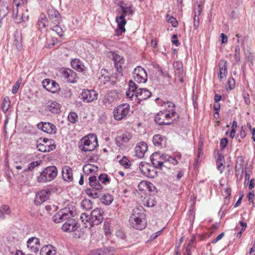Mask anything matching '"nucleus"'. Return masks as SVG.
<instances>
[{
    "label": "nucleus",
    "instance_id": "obj_1",
    "mask_svg": "<svg viewBox=\"0 0 255 255\" xmlns=\"http://www.w3.org/2000/svg\"><path fill=\"white\" fill-rule=\"evenodd\" d=\"M129 222L131 226L134 229L139 230L144 229L145 222L142 207H135L132 210Z\"/></svg>",
    "mask_w": 255,
    "mask_h": 255
},
{
    "label": "nucleus",
    "instance_id": "obj_2",
    "mask_svg": "<svg viewBox=\"0 0 255 255\" xmlns=\"http://www.w3.org/2000/svg\"><path fill=\"white\" fill-rule=\"evenodd\" d=\"M178 119V116L173 110L159 112L155 117V122L159 125H169Z\"/></svg>",
    "mask_w": 255,
    "mask_h": 255
},
{
    "label": "nucleus",
    "instance_id": "obj_3",
    "mask_svg": "<svg viewBox=\"0 0 255 255\" xmlns=\"http://www.w3.org/2000/svg\"><path fill=\"white\" fill-rule=\"evenodd\" d=\"M57 175V168L55 166L46 167L37 177V182L45 183L53 180Z\"/></svg>",
    "mask_w": 255,
    "mask_h": 255
},
{
    "label": "nucleus",
    "instance_id": "obj_4",
    "mask_svg": "<svg viewBox=\"0 0 255 255\" xmlns=\"http://www.w3.org/2000/svg\"><path fill=\"white\" fill-rule=\"evenodd\" d=\"M96 141V135L89 134L81 139L79 147L82 151H92L96 148L94 142Z\"/></svg>",
    "mask_w": 255,
    "mask_h": 255
},
{
    "label": "nucleus",
    "instance_id": "obj_5",
    "mask_svg": "<svg viewBox=\"0 0 255 255\" xmlns=\"http://www.w3.org/2000/svg\"><path fill=\"white\" fill-rule=\"evenodd\" d=\"M118 75L117 74L110 75L106 69H102L100 76L99 77V82L101 84L108 83V86L114 85L118 80Z\"/></svg>",
    "mask_w": 255,
    "mask_h": 255
},
{
    "label": "nucleus",
    "instance_id": "obj_6",
    "mask_svg": "<svg viewBox=\"0 0 255 255\" xmlns=\"http://www.w3.org/2000/svg\"><path fill=\"white\" fill-rule=\"evenodd\" d=\"M167 155L155 152L150 156V158L155 168L162 169L163 167H167Z\"/></svg>",
    "mask_w": 255,
    "mask_h": 255
},
{
    "label": "nucleus",
    "instance_id": "obj_7",
    "mask_svg": "<svg viewBox=\"0 0 255 255\" xmlns=\"http://www.w3.org/2000/svg\"><path fill=\"white\" fill-rule=\"evenodd\" d=\"M130 112V106L128 104H124L118 106L114 110L113 114L115 119L117 121H121L127 117Z\"/></svg>",
    "mask_w": 255,
    "mask_h": 255
},
{
    "label": "nucleus",
    "instance_id": "obj_8",
    "mask_svg": "<svg viewBox=\"0 0 255 255\" xmlns=\"http://www.w3.org/2000/svg\"><path fill=\"white\" fill-rule=\"evenodd\" d=\"M139 168L142 174L146 177L153 178L155 175V167L147 162H140Z\"/></svg>",
    "mask_w": 255,
    "mask_h": 255
},
{
    "label": "nucleus",
    "instance_id": "obj_9",
    "mask_svg": "<svg viewBox=\"0 0 255 255\" xmlns=\"http://www.w3.org/2000/svg\"><path fill=\"white\" fill-rule=\"evenodd\" d=\"M133 78L138 83H145L147 80V75L145 70L140 66L136 67L133 72Z\"/></svg>",
    "mask_w": 255,
    "mask_h": 255
},
{
    "label": "nucleus",
    "instance_id": "obj_10",
    "mask_svg": "<svg viewBox=\"0 0 255 255\" xmlns=\"http://www.w3.org/2000/svg\"><path fill=\"white\" fill-rule=\"evenodd\" d=\"M72 213L67 210H61L57 213L53 217V221L56 223H60L65 221H67L69 218H71Z\"/></svg>",
    "mask_w": 255,
    "mask_h": 255
},
{
    "label": "nucleus",
    "instance_id": "obj_11",
    "mask_svg": "<svg viewBox=\"0 0 255 255\" xmlns=\"http://www.w3.org/2000/svg\"><path fill=\"white\" fill-rule=\"evenodd\" d=\"M79 228L78 223L74 219L69 218L62 227V230L65 232H72Z\"/></svg>",
    "mask_w": 255,
    "mask_h": 255
},
{
    "label": "nucleus",
    "instance_id": "obj_12",
    "mask_svg": "<svg viewBox=\"0 0 255 255\" xmlns=\"http://www.w3.org/2000/svg\"><path fill=\"white\" fill-rule=\"evenodd\" d=\"M38 128L49 134H55L57 132L56 127L49 122H41L37 125Z\"/></svg>",
    "mask_w": 255,
    "mask_h": 255
},
{
    "label": "nucleus",
    "instance_id": "obj_13",
    "mask_svg": "<svg viewBox=\"0 0 255 255\" xmlns=\"http://www.w3.org/2000/svg\"><path fill=\"white\" fill-rule=\"evenodd\" d=\"M151 96V92L146 88L137 89L135 91V97L138 100V103L139 104L140 101L145 100L150 97Z\"/></svg>",
    "mask_w": 255,
    "mask_h": 255
},
{
    "label": "nucleus",
    "instance_id": "obj_14",
    "mask_svg": "<svg viewBox=\"0 0 255 255\" xmlns=\"http://www.w3.org/2000/svg\"><path fill=\"white\" fill-rule=\"evenodd\" d=\"M42 86L47 91L53 93H55L59 89V86L57 82L48 79H46L42 81Z\"/></svg>",
    "mask_w": 255,
    "mask_h": 255
},
{
    "label": "nucleus",
    "instance_id": "obj_15",
    "mask_svg": "<svg viewBox=\"0 0 255 255\" xmlns=\"http://www.w3.org/2000/svg\"><path fill=\"white\" fill-rule=\"evenodd\" d=\"M94 211H93L90 215H88L87 213H83L81 215V219L83 222V223L85 225V227L89 228V229H91L92 231V228L94 226V222L96 220L94 219L93 214Z\"/></svg>",
    "mask_w": 255,
    "mask_h": 255
},
{
    "label": "nucleus",
    "instance_id": "obj_16",
    "mask_svg": "<svg viewBox=\"0 0 255 255\" xmlns=\"http://www.w3.org/2000/svg\"><path fill=\"white\" fill-rule=\"evenodd\" d=\"M173 67L175 71V79L177 78L181 82H183V76L184 74L183 64L180 61H176L173 63Z\"/></svg>",
    "mask_w": 255,
    "mask_h": 255
},
{
    "label": "nucleus",
    "instance_id": "obj_17",
    "mask_svg": "<svg viewBox=\"0 0 255 255\" xmlns=\"http://www.w3.org/2000/svg\"><path fill=\"white\" fill-rule=\"evenodd\" d=\"M27 247L31 252L37 253L40 247V240L36 237H31L27 241Z\"/></svg>",
    "mask_w": 255,
    "mask_h": 255
},
{
    "label": "nucleus",
    "instance_id": "obj_18",
    "mask_svg": "<svg viewBox=\"0 0 255 255\" xmlns=\"http://www.w3.org/2000/svg\"><path fill=\"white\" fill-rule=\"evenodd\" d=\"M50 194V191L49 190H43L38 192L36 194L35 204L36 205L41 204L49 198Z\"/></svg>",
    "mask_w": 255,
    "mask_h": 255
},
{
    "label": "nucleus",
    "instance_id": "obj_19",
    "mask_svg": "<svg viewBox=\"0 0 255 255\" xmlns=\"http://www.w3.org/2000/svg\"><path fill=\"white\" fill-rule=\"evenodd\" d=\"M43 143H39L37 144L38 149L41 152H49L55 148V145L52 144V141L45 138L43 140Z\"/></svg>",
    "mask_w": 255,
    "mask_h": 255
},
{
    "label": "nucleus",
    "instance_id": "obj_20",
    "mask_svg": "<svg viewBox=\"0 0 255 255\" xmlns=\"http://www.w3.org/2000/svg\"><path fill=\"white\" fill-rule=\"evenodd\" d=\"M112 55L115 66L117 71L121 74L123 72V66L124 64L125 59L123 57L114 53H113Z\"/></svg>",
    "mask_w": 255,
    "mask_h": 255
},
{
    "label": "nucleus",
    "instance_id": "obj_21",
    "mask_svg": "<svg viewBox=\"0 0 255 255\" xmlns=\"http://www.w3.org/2000/svg\"><path fill=\"white\" fill-rule=\"evenodd\" d=\"M147 148V144L145 142L138 143L135 147V155L140 158L143 157Z\"/></svg>",
    "mask_w": 255,
    "mask_h": 255
},
{
    "label": "nucleus",
    "instance_id": "obj_22",
    "mask_svg": "<svg viewBox=\"0 0 255 255\" xmlns=\"http://www.w3.org/2000/svg\"><path fill=\"white\" fill-rule=\"evenodd\" d=\"M45 109L53 114H57L60 112V106L56 101L50 100L46 103Z\"/></svg>",
    "mask_w": 255,
    "mask_h": 255
},
{
    "label": "nucleus",
    "instance_id": "obj_23",
    "mask_svg": "<svg viewBox=\"0 0 255 255\" xmlns=\"http://www.w3.org/2000/svg\"><path fill=\"white\" fill-rule=\"evenodd\" d=\"M96 97V92L94 90L91 91L88 90H84L81 94L80 98L83 101L90 102L94 100Z\"/></svg>",
    "mask_w": 255,
    "mask_h": 255
},
{
    "label": "nucleus",
    "instance_id": "obj_24",
    "mask_svg": "<svg viewBox=\"0 0 255 255\" xmlns=\"http://www.w3.org/2000/svg\"><path fill=\"white\" fill-rule=\"evenodd\" d=\"M219 73L218 77L221 79H225L227 74V62L225 60H222L219 62Z\"/></svg>",
    "mask_w": 255,
    "mask_h": 255
},
{
    "label": "nucleus",
    "instance_id": "obj_25",
    "mask_svg": "<svg viewBox=\"0 0 255 255\" xmlns=\"http://www.w3.org/2000/svg\"><path fill=\"white\" fill-rule=\"evenodd\" d=\"M118 97V93L115 90H112L105 95L104 98L103 102L105 104H111L117 100Z\"/></svg>",
    "mask_w": 255,
    "mask_h": 255
},
{
    "label": "nucleus",
    "instance_id": "obj_26",
    "mask_svg": "<svg viewBox=\"0 0 255 255\" xmlns=\"http://www.w3.org/2000/svg\"><path fill=\"white\" fill-rule=\"evenodd\" d=\"M62 177L63 179L68 182H70L73 180V172L72 168L69 166H64L62 168Z\"/></svg>",
    "mask_w": 255,
    "mask_h": 255
},
{
    "label": "nucleus",
    "instance_id": "obj_27",
    "mask_svg": "<svg viewBox=\"0 0 255 255\" xmlns=\"http://www.w3.org/2000/svg\"><path fill=\"white\" fill-rule=\"evenodd\" d=\"M63 77L67 79L69 82L74 83L77 81V74L72 70H65L62 71Z\"/></svg>",
    "mask_w": 255,
    "mask_h": 255
},
{
    "label": "nucleus",
    "instance_id": "obj_28",
    "mask_svg": "<svg viewBox=\"0 0 255 255\" xmlns=\"http://www.w3.org/2000/svg\"><path fill=\"white\" fill-rule=\"evenodd\" d=\"M153 144L158 147H164L166 145V138L159 134L154 135L153 137Z\"/></svg>",
    "mask_w": 255,
    "mask_h": 255
},
{
    "label": "nucleus",
    "instance_id": "obj_29",
    "mask_svg": "<svg viewBox=\"0 0 255 255\" xmlns=\"http://www.w3.org/2000/svg\"><path fill=\"white\" fill-rule=\"evenodd\" d=\"M72 67L79 72H83L86 70V68L83 62L79 59H74L71 62Z\"/></svg>",
    "mask_w": 255,
    "mask_h": 255
},
{
    "label": "nucleus",
    "instance_id": "obj_30",
    "mask_svg": "<svg viewBox=\"0 0 255 255\" xmlns=\"http://www.w3.org/2000/svg\"><path fill=\"white\" fill-rule=\"evenodd\" d=\"M56 251L52 245H48L43 247L40 250V255H55Z\"/></svg>",
    "mask_w": 255,
    "mask_h": 255
},
{
    "label": "nucleus",
    "instance_id": "obj_31",
    "mask_svg": "<svg viewBox=\"0 0 255 255\" xmlns=\"http://www.w3.org/2000/svg\"><path fill=\"white\" fill-rule=\"evenodd\" d=\"M19 6V3H15V7L13 6L12 17L15 21L17 23H20L23 20V13L18 15V6Z\"/></svg>",
    "mask_w": 255,
    "mask_h": 255
},
{
    "label": "nucleus",
    "instance_id": "obj_32",
    "mask_svg": "<svg viewBox=\"0 0 255 255\" xmlns=\"http://www.w3.org/2000/svg\"><path fill=\"white\" fill-rule=\"evenodd\" d=\"M129 89L128 91L127 92L126 95L127 97L131 99L133 97V95H135V91L136 90V85L132 81L130 80L129 82Z\"/></svg>",
    "mask_w": 255,
    "mask_h": 255
},
{
    "label": "nucleus",
    "instance_id": "obj_33",
    "mask_svg": "<svg viewBox=\"0 0 255 255\" xmlns=\"http://www.w3.org/2000/svg\"><path fill=\"white\" fill-rule=\"evenodd\" d=\"M10 213V209L7 205H2L0 209V218L4 219L5 215H9Z\"/></svg>",
    "mask_w": 255,
    "mask_h": 255
},
{
    "label": "nucleus",
    "instance_id": "obj_34",
    "mask_svg": "<svg viewBox=\"0 0 255 255\" xmlns=\"http://www.w3.org/2000/svg\"><path fill=\"white\" fill-rule=\"evenodd\" d=\"M100 200L103 204L106 205H109L113 202L114 197L110 194H106L102 197Z\"/></svg>",
    "mask_w": 255,
    "mask_h": 255
},
{
    "label": "nucleus",
    "instance_id": "obj_35",
    "mask_svg": "<svg viewBox=\"0 0 255 255\" xmlns=\"http://www.w3.org/2000/svg\"><path fill=\"white\" fill-rule=\"evenodd\" d=\"M224 161L225 160L224 156L221 154H219L218 158L217 159L216 162L218 169L220 171V173H222L224 169Z\"/></svg>",
    "mask_w": 255,
    "mask_h": 255
},
{
    "label": "nucleus",
    "instance_id": "obj_36",
    "mask_svg": "<svg viewBox=\"0 0 255 255\" xmlns=\"http://www.w3.org/2000/svg\"><path fill=\"white\" fill-rule=\"evenodd\" d=\"M48 24V22L46 17L45 15H41L40 17L38 19L37 25L39 29L42 30L45 28Z\"/></svg>",
    "mask_w": 255,
    "mask_h": 255
},
{
    "label": "nucleus",
    "instance_id": "obj_37",
    "mask_svg": "<svg viewBox=\"0 0 255 255\" xmlns=\"http://www.w3.org/2000/svg\"><path fill=\"white\" fill-rule=\"evenodd\" d=\"M244 166V159L242 157L238 158L235 167L236 173H239L241 171L243 172Z\"/></svg>",
    "mask_w": 255,
    "mask_h": 255
},
{
    "label": "nucleus",
    "instance_id": "obj_38",
    "mask_svg": "<svg viewBox=\"0 0 255 255\" xmlns=\"http://www.w3.org/2000/svg\"><path fill=\"white\" fill-rule=\"evenodd\" d=\"M48 14L50 18H55V21L57 22L60 18V14L58 11L53 9H49L48 11Z\"/></svg>",
    "mask_w": 255,
    "mask_h": 255
},
{
    "label": "nucleus",
    "instance_id": "obj_39",
    "mask_svg": "<svg viewBox=\"0 0 255 255\" xmlns=\"http://www.w3.org/2000/svg\"><path fill=\"white\" fill-rule=\"evenodd\" d=\"M121 8L122 11V14L133 15L134 14V10L133 9V6L130 5L129 6H125L121 5Z\"/></svg>",
    "mask_w": 255,
    "mask_h": 255
},
{
    "label": "nucleus",
    "instance_id": "obj_40",
    "mask_svg": "<svg viewBox=\"0 0 255 255\" xmlns=\"http://www.w3.org/2000/svg\"><path fill=\"white\" fill-rule=\"evenodd\" d=\"M116 21L118 23V27H125V25L127 23V20L125 19V15L122 14L120 16H117Z\"/></svg>",
    "mask_w": 255,
    "mask_h": 255
},
{
    "label": "nucleus",
    "instance_id": "obj_41",
    "mask_svg": "<svg viewBox=\"0 0 255 255\" xmlns=\"http://www.w3.org/2000/svg\"><path fill=\"white\" fill-rule=\"evenodd\" d=\"M10 105V101L9 99V98L7 97H5L3 99L2 104H1L2 111L4 113L7 112L9 108Z\"/></svg>",
    "mask_w": 255,
    "mask_h": 255
},
{
    "label": "nucleus",
    "instance_id": "obj_42",
    "mask_svg": "<svg viewBox=\"0 0 255 255\" xmlns=\"http://www.w3.org/2000/svg\"><path fill=\"white\" fill-rule=\"evenodd\" d=\"M132 137V135L131 133L128 132H126L123 133L120 136H119L118 138L123 141V142H127Z\"/></svg>",
    "mask_w": 255,
    "mask_h": 255
},
{
    "label": "nucleus",
    "instance_id": "obj_43",
    "mask_svg": "<svg viewBox=\"0 0 255 255\" xmlns=\"http://www.w3.org/2000/svg\"><path fill=\"white\" fill-rule=\"evenodd\" d=\"M96 167L91 164H87L83 166V170L85 173L89 174L95 171Z\"/></svg>",
    "mask_w": 255,
    "mask_h": 255
},
{
    "label": "nucleus",
    "instance_id": "obj_44",
    "mask_svg": "<svg viewBox=\"0 0 255 255\" xmlns=\"http://www.w3.org/2000/svg\"><path fill=\"white\" fill-rule=\"evenodd\" d=\"M119 162L120 164L124 166L125 168H128L130 167V161L125 156H124L121 160H120Z\"/></svg>",
    "mask_w": 255,
    "mask_h": 255
},
{
    "label": "nucleus",
    "instance_id": "obj_45",
    "mask_svg": "<svg viewBox=\"0 0 255 255\" xmlns=\"http://www.w3.org/2000/svg\"><path fill=\"white\" fill-rule=\"evenodd\" d=\"M113 252L109 250L108 249H103L97 250V254L98 255H112Z\"/></svg>",
    "mask_w": 255,
    "mask_h": 255
},
{
    "label": "nucleus",
    "instance_id": "obj_46",
    "mask_svg": "<svg viewBox=\"0 0 255 255\" xmlns=\"http://www.w3.org/2000/svg\"><path fill=\"white\" fill-rule=\"evenodd\" d=\"M22 39L20 36L15 37L14 40V44L18 50H20L22 48Z\"/></svg>",
    "mask_w": 255,
    "mask_h": 255
},
{
    "label": "nucleus",
    "instance_id": "obj_47",
    "mask_svg": "<svg viewBox=\"0 0 255 255\" xmlns=\"http://www.w3.org/2000/svg\"><path fill=\"white\" fill-rule=\"evenodd\" d=\"M166 19L168 22L171 23L172 26L174 27H177L178 25V22L175 18L172 16H170L169 15H167Z\"/></svg>",
    "mask_w": 255,
    "mask_h": 255
},
{
    "label": "nucleus",
    "instance_id": "obj_48",
    "mask_svg": "<svg viewBox=\"0 0 255 255\" xmlns=\"http://www.w3.org/2000/svg\"><path fill=\"white\" fill-rule=\"evenodd\" d=\"M77 118V115L74 112L70 113L68 116V121L72 124H74L76 123Z\"/></svg>",
    "mask_w": 255,
    "mask_h": 255
},
{
    "label": "nucleus",
    "instance_id": "obj_49",
    "mask_svg": "<svg viewBox=\"0 0 255 255\" xmlns=\"http://www.w3.org/2000/svg\"><path fill=\"white\" fill-rule=\"evenodd\" d=\"M52 29L53 31L56 32V33L60 37H62L64 35V31H63L62 28L58 25H56L53 26Z\"/></svg>",
    "mask_w": 255,
    "mask_h": 255
},
{
    "label": "nucleus",
    "instance_id": "obj_50",
    "mask_svg": "<svg viewBox=\"0 0 255 255\" xmlns=\"http://www.w3.org/2000/svg\"><path fill=\"white\" fill-rule=\"evenodd\" d=\"M241 49L239 45H236L235 49V58L237 62H240L241 60L240 57Z\"/></svg>",
    "mask_w": 255,
    "mask_h": 255
},
{
    "label": "nucleus",
    "instance_id": "obj_51",
    "mask_svg": "<svg viewBox=\"0 0 255 255\" xmlns=\"http://www.w3.org/2000/svg\"><path fill=\"white\" fill-rule=\"evenodd\" d=\"M110 224L108 222H105L104 223L103 229L104 231L105 234L107 237L109 236L111 234V232L110 231Z\"/></svg>",
    "mask_w": 255,
    "mask_h": 255
},
{
    "label": "nucleus",
    "instance_id": "obj_52",
    "mask_svg": "<svg viewBox=\"0 0 255 255\" xmlns=\"http://www.w3.org/2000/svg\"><path fill=\"white\" fill-rule=\"evenodd\" d=\"M99 180L102 183L106 184L109 182L110 180L108 178V175L106 174H101L99 176Z\"/></svg>",
    "mask_w": 255,
    "mask_h": 255
},
{
    "label": "nucleus",
    "instance_id": "obj_53",
    "mask_svg": "<svg viewBox=\"0 0 255 255\" xmlns=\"http://www.w3.org/2000/svg\"><path fill=\"white\" fill-rule=\"evenodd\" d=\"M8 13V7L6 5L0 7V17H4Z\"/></svg>",
    "mask_w": 255,
    "mask_h": 255
},
{
    "label": "nucleus",
    "instance_id": "obj_54",
    "mask_svg": "<svg viewBox=\"0 0 255 255\" xmlns=\"http://www.w3.org/2000/svg\"><path fill=\"white\" fill-rule=\"evenodd\" d=\"M85 192L88 195L89 197L94 199L95 195H96V190L95 188H87L85 190Z\"/></svg>",
    "mask_w": 255,
    "mask_h": 255
},
{
    "label": "nucleus",
    "instance_id": "obj_55",
    "mask_svg": "<svg viewBox=\"0 0 255 255\" xmlns=\"http://www.w3.org/2000/svg\"><path fill=\"white\" fill-rule=\"evenodd\" d=\"M39 165V163L37 161H34L29 164L28 167L24 170V172L28 171H32L35 167Z\"/></svg>",
    "mask_w": 255,
    "mask_h": 255
},
{
    "label": "nucleus",
    "instance_id": "obj_56",
    "mask_svg": "<svg viewBox=\"0 0 255 255\" xmlns=\"http://www.w3.org/2000/svg\"><path fill=\"white\" fill-rule=\"evenodd\" d=\"M82 205L84 208L90 209L92 208V203L90 200H85L82 202Z\"/></svg>",
    "mask_w": 255,
    "mask_h": 255
},
{
    "label": "nucleus",
    "instance_id": "obj_57",
    "mask_svg": "<svg viewBox=\"0 0 255 255\" xmlns=\"http://www.w3.org/2000/svg\"><path fill=\"white\" fill-rule=\"evenodd\" d=\"M21 84V80H18L14 85L13 86L12 89V92L13 94H15L17 93L18 88H19L20 85Z\"/></svg>",
    "mask_w": 255,
    "mask_h": 255
},
{
    "label": "nucleus",
    "instance_id": "obj_58",
    "mask_svg": "<svg viewBox=\"0 0 255 255\" xmlns=\"http://www.w3.org/2000/svg\"><path fill=\"white\" fill-rule=\"evenodd\" d=\"M90 185L93 188H96V176L93 175L89 178Z\"/></svg>",
    "mask_w": 255,
    "mask_h": 255
},
{
    "label": "nucleus",
    "instance_id": "obj_59",
    "mask_svg": "<svg viewBox=\"0 0 255 255\" xmlns=\"http://www.w3.org/2000/svg\"><path fill=\"white\" fill-rule=\"evenodd\" d=\"M194 21V26L195 29H197L199 25V16L197 15L196 12H195Z\"/></svg>",
    "mask_w": 255,
    "mask_h": 255
},
{
    "label": "nucleus",
    "instance_id": "obj_60",
    "mask_svg": "<svg viewBox=\"0 0 255 255\" xmlns=\"http://www.w3.org/2000/svg\"><path fill=\"white\" fill-rule=\"evenodd\" d=\"M98 212V214L99 215V217L98 218L97 216V222H99V223H101L103 220V217H102V214L103 213V212L100 209L98 208H97V212Z\"/></svg>",
    "mask_w": 255,
    "mask_h": 255
},
{
    "label": "nucleus",
    "instance_id": "obj_61",
    "mask_svg": "<svg viewBox=\"0 0 255 255\" xmlns=\"http://www.w3.org/2000/svg\"><path fill=\"white\" fill-rule=\"evenodd\" d=\"M168 162H170L174 165L178 164V161L175 158L172 157L167 155V164L168 163Z\"/></svg>",
    "mask_w": 255,
    "mask_h": 255
},
{
    "label": "nucleus",
    "instance_id": "obj_62",
    "mask_svg": "<svg viewBox=\"0 0 255 255\" xmlns=\"http://www.w3.org/2000/svg\"><path fill=\"white\" fill-rule=\"evenodd\" d=\"M116 236L120 239H124L126 237L125 233L122 230H118L116 233Z\"/></svg>",
    "mask_w": 255,
    "mask_h": 255
},
{
    "label": "nucleus",
    "instance_id": "obj_63",
    "mask_svg": "<svg viewBox=\"0 0 255 255\" xmlns=\"http://www.w3.org/2000/svg\"><path fill=\"white\" fill-rule=\"evenodd\" d=\"M228 143V139L227 138H223L220 141V146L222 149L225 148L227 146V144Z\"/></svg>",
    "mask_w": 255,
    "mask_h": 255
},
{
    "label": "nucleus",
    "instance_id": "obj_64",
    "mask_svg": "<svg viewBox=\"0 0 255 255\" xmlns=\"http://www.w3.org/2000/svg\"><path fill=\"white\" fill-rule=\"evenodd\" d=\"M243 97L245 101V103L249 105L250 104V100L249 95L247 93H244L243 94Z\"/></svg>",
    "mask_w": 255,
    "mask_h": 255
}]
</instances>
